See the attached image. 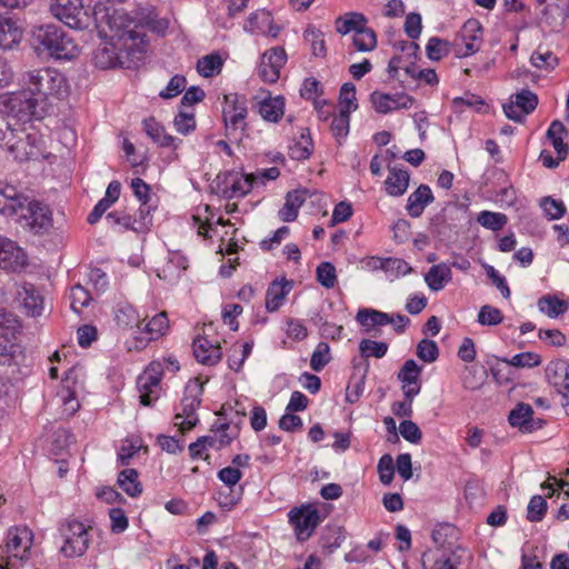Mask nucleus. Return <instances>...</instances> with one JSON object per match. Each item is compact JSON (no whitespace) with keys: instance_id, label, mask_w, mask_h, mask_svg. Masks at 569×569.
<instances>
[{"instance_id":"obj_56","label":"nucleus","mask_w":569,"mask_h":569,"mask_svg":"<svg viewBox=\"0 0 569 569\" xmlns=\"http://www.w3.org/2000/svg\"><path fill=\"white\" fill-rule=\"evenodd\" d=\"M20 352V346L13 343L7 336H0V366H10Z\"/></svg>"},{"instance_id":"obj_1","label":"nucleus","mask_w":569,"mask_h":569,"mask_svg":"<svg viewBox=\"0 0 569 569\" xmlns=\"http://www.w3.org/2000/svg\"><path fill=\"white\" fill-rule=\"evenodd\" d=\"M102 18L107 19L110 41L101 43L93 52L94 66L103 70L137 66L148 48L143 27L123 11H113Z\"/></svg>"},{"instance_id":"obj_38","label":"nucleus","mask_w":569,"mask_h":569,"mask_svg":"<svg viewBox=\"0 0 569 569\" xmlns=\"http://www.w3.org/2000/svg\"><path fill=\"white\" fill-rule=\"evenodd\" d=\"M368 20L365 14L360 12H348L345 16H340L336 19V30L340 34H348L349 32H357V29H361L367 24Z\"/></svg>"},{"instance_id":"obj_2","label":"nucleus","mask_w":569,"mask_h":569,"mask_svg":"<svg viewBox=\"0 0 569 569\" xmlns=\"http://www.w3.org/2000/svg\"><path fill=\"white\" fill-rule=\"evenodd\" d=\"M40 104L39 98L26 89L0 96V111L6 116L0 120V126L10 129L11 136H14L17 128H33L31 122L43 117Z\"/></svg>"},{"instance_id":"obj_22","label":"nucleus","mask_w":569,"mask_h":569,"mask_svg":"<svg viewBox=\"0 0 569 569\" xmlns=\"http://www.w3.org/2000/svg\"><path fill=\"white\" fill-rule=\"evenodd\" d=\"M17 295L27 315L32 317L41 315L43 309V297L37 291L32 283H22L18 289Z\"/></svg>"},{"instance_id":"obj_52","label":"nucleus","mask_w":569,"mask_h":569,"mask_svg":"<svg viewBox=\"0 0 569 569\" xmlns=\"http://www.w3.org/2000/svg\"><path fill=\"white\" fill-rule=\"evenodd\" d=\"M317 280L327 289L336 286L337 273L336 268L331 262H321L316 269Z\"/></svg>"},{"instance_id":"obj_43","label":"nucleus","mask_w":569,"mask_h":569,"mask_svg":"<svg viewBox=\"0 0 569 569\" xmlns=\"http://www.w3.org/2000/svg\"><path fill=\"white\" fill-rule=\"evenodd\" d=\"M222 66V58L218 53H211L198 60L197 70L202 77L210 78L218 74L221 71Z\"/></svg>"},{"instance_id":"obj_29","label":"nucleus","mask_w":569,"mask_h":569,"mask_svg":"<svg viewBox=\"0 0 569 569\" xmlns=\"http://www.w3.org/2000/svg\"><path fill=\"white\" fill-rule=\"evenodd\" d=\"M356 320L365 328L366 333H371L376 327L393 323V316L375 309H360Z\"/></svg>"},{"instance_id":"obj_17","label":"nucleus","mask_w":569,"mask_h":569,"mask_svg":"<svg viewBox=\"0 0 569 569\" xmlns=\"http://www.w3.org/2000/svg\"><path fill=\"white\" fill-rule=\"evenodd\" d=\"M370 101L377 112L386 114L393 110L411 108L415 98L403 92L390 94L373 91Z\"/></svg>"},{"instance_id":"obj_59","label":"nucleus","mask_w":569,"mask_h":569,"mask_svg":"<svg viewBox=\"0 0 569 569\" xmlns=\"http://www.w3.org/2000/svg\"><path fill=\"white\" fill-rule=\"evenodd\" d=\"M507 365L517 368H532L541 363V357L535 352H521L515 355L510 360H503Z\"/></svg>"},{"instance_id":"obj_40","label":"nucleus","mask_w":569,"mask_h":569,"mask_svg":"<svg viewBox=\"0 0 569 569\" xmlns=\"http://www.w3.org/2000/svg\"><path fill=\"white\" fill-rule=\"evenodd\" d=\"M312 150L313 142L310 136V130L308 128H302L299 141H296L295 144L290 147L289 154L295 160H306L311 156Z\"/></svg>"},{"instance_id":"obj_62","label":"nucleus","mask_w":569,"mask_h":569,"mask_svg":"<svg viewBox=\"0 0 569 569\" xmlns=\"http://www.w3.org/2000/svg\"><path fill=\"white\" fill-rule=\"evenodd\" d=\"M377 469L379 472L380 481L386 486L390 485L395 476L392 457L388 453L383 455L378 461Z\"/></svg>"},{"instance_id":"obj_57","label":"nucleus","mask_w":569,"mask_h":569,"mask_svg":"<svg viewBox=\"0 0 569 569\" xmlns=\"http://www.w3.org/2000/svg\"><path fill=\"white\" fill-rule=\"evenodd\" d=\"M173 124L176 130L181 134H188L196 129V118L193 111L181 109L174 117Z\"/></svg>"},{"instance_id":"obj_44","label":"nucleus","mask_w":569,"mask_h":569,"mask_svg":"<svg viewBox=\"0 0 569 569\" xmlns=\"http://www.w3.org/2000/svg\"><path fill=\"white\" fill-rule=\"evenodd\" d=\"M477 222L492 231L501 230L508 222L505 213L483 210L477 217Z\"/></svg>"},{"instance_id":"obj_47","label":"nucleus","mask_w":569,"mask_h":569,"mask_svg":"<svg viewBox=\"0 0 569 569\" xmlns=\"http://www.w3.org/2000/svg\"><path fill=\"white\" fill-rule=\"evenodd\" d=\"M69 299L71 309L79 315L90 303L91 296L84 287L76 284L70 289Z\"/></svg>"},{"instance_id":"obj_9","label":"nucleus","mask_w":569,"mask_h":569,"mask_svg":"<svg viewBox=\"0 0 569 569\" xmlns=\"http://www.w3.org/2000/svg\"><path fill=\"white\" fill-rule=\"evenodd\" d=\"M23 227L36 234L44 233L52 227V213L49 207L38 200L29 199L16 214Z\"/></svg>"},{"instance_id":"obj_18","label":"nucleus","mask_w":569,"mask_h":569,"mask_svg":"<svg viewBox=\"0 0 569 569\" xmlns=\"http://www.w3.org/2000/svg\"><path fill=\"white\" fill-rule=\"evenodd\" d=\"M27 264V254L13 241L0 237V269L19 271Z\"/></svg>"},{"instance_id":"obj_27","label":"nucleus","mask_w":569,"mask_h":569,"mask_svg":"<svg viewBox=\"0 0 569 569\" xmlns=\"http://www.w3.org/2000/svg\"><path fill=\"white\" fill-rule=\"evenodd\" d=\"M546 378L558 389L569 390V362L565 359L550 361L546 367Z\"/></svg>"},{"instance_id":"obj_26","label":"nucleus","mask_w":569,"mask_h":569,"mask_svg":"<svg viewBox=\"0 0 569 569\" xmlns=\"http://www.w3.org/2000/svg\"><path fill=\"white\" fill-rule=\"evenodd\" d=\"M545 4L542 20L552 28H561L569 18V0L548 1Z\"/></svg>"},{"instance_id":"obj_12","label":"nucleus","mask_w":569,"mask_h":569,"mask_svg":"<svg viewBox=\"0 0 569 569\" xmlns=\"http://www.w3.org/2000/svg\"><path fill=\"white\" fill-rule=\"evenodd\" d=\"M163 375V363L151 361L137 378L140 403L151 406L160 395V382Z\"/></svg>"},{"instance_id":"obj_28","label":"nucleus","mask_w":569,"mask_h":569,"mask_svg":"<svg viewBox=\"0 0 569 569\" xmlns=\"http://www.w3.org/2000/svg\"><path fill=\"white\" fill-rule=\"evenodd\" d=\"M292 289V282L286 279L272 281L266 292V309L269 312L277 311L283 303L286 296Z\"/></svg>"},{"instance_id":"obj_48","label":"nucleus","mask_w":569,"mask_h":569,"mask_svg":"<svg viewBox=\"0 0 569 569\" xmlns=\"http://www.w3.org/2000/svg\"><path fill=\"white\" fill-rule=\"evenodd\" d=\"M305 39L311 43L312 54L316 57H325L327 53L323 33L315 27H308L303 33Z\"/></svg>"},{"instance_id":"obj_39","label":"nucleus","mask_w":569,"mask_h":569,"mask_svg":"<svg viewBox=\"0 0 569 569\" xmlns=\"http://www.w3.org/2000/svg\"><path fill=\"white\" fill-rule=\"evenodd\" d=\"M120 488L130 497L136 498L142 493V483L139 481V473L136 469L128 468L118 475Z\"/></svg>"},{"instance_id":"obj_53","label":"nucleus","mask_w":569,"mask_h":569,"mask_svg":"<svg viewBox=\"0 0 569 569\" xmlns=\"http://www.w3.org/2000/svg\"><path fill=\"white\" fill-rule=\"evenodd\" d=\"M547 512V501L542 496H533L527 507V519L530 522L541 521Z\"/></svg>"},{"instance_id":"obj_21","label":"nucleus","mask_w":569,"mask_h":569,"mask_svg":"<svg viewBox=\"0 0 569 569\" xmlns=\"http://www.w3.org/2000/svg\"><path fill=\"white\" fill-rule=\"evenodd\" d=\"M192 350L196 359L204 366H214L222 357L219 345H213L207 338L200 336L194 338Z\"/></svg>"},{"instance_id":"obj_34","label":"nucleus","mask_w":569,"mask_h":569,"mask_svg":"<svg viewBox=\"0 0 569 569\" xmlns=\"http://www.w3.org/2000/svg\"><path fill=\"white\" fill-rule=\"evenodd\" d=\"M258 111L266 121L278 122L283 117L284 99L281 96H268L259 102Z\"/></svg>"},{"instance_id":"obj_19","label":"nucleus","mask_w":569,"mask_h":569,"mask_svg":"<svg viewBox=\"0 0 569 569\" xmlns=\"http://www.w3.org/2000/svg\"><path fill=\"white\" fill-rule=\"evenodd\" d=\"M421 371L422 367L419 366L413 359L406 360L397 379L402 383L401 389L405 398L416 397L421 390Z\"/></svg>"},{"instance_id":"obj_33","label":"nucleus","mask_w":569,"mask_h":569,"mask_svg":"<svg viewBox=\"0 0 569 569\" xmlns=\"http://www.w3.org/2000/svg\"><path fill=\"white\" fill-rule=\"evenodd\" d=\"M244 30L251 33H270L277 37L278 31L272 30V16L269 11L261 9L252 12L244 23Z\"/></svg>"},{"instance_id":"obj_6","label":"nucleus","mask_w":569,"mask_h":569,"mask_svg":"<svg viewBox=\"0 0 569 569\" xmlns=\"http://www.w3.org/2000/svg\"><path fill=\"white\" fill-rule=\"evenodd\" d=\"M33 535L27 527H13L8 530L4 547H0V569H12V560L28 559Z\"/></svg>"},{"instance_id":"obj_25","label":"nucleus","mask_w":569,"mask_h":569,"mask_svg":"<svg viewBox=\"0 0 569 569\" xmlns=\"http://www.w3.org/2000/svg\"><path fill=\"white\" fill-rule=\"evenodd\" d=\"M435 200L429 186L420 184L408 198L406 210L412 218H419L428 204Z\"/></svg>"},{"instance_id":"obj_54","label":"nucleus","mask_w":569,"mask_h":569,"mask_svg":"<svg viewBox=\"0 0 569 569\" xmlns=\"http://www.w3.org/2000/svg\"><path fill=\"white\" fill-rule=\"evenodd\" d=\"M530 61L533 67L543 70H552L558 64V58L550 50L541 51L539 48L531 54Z\"/></svg>"},{"instance_id":"obj_24","label":"nucleus","mask_w":569,"mask_h":569,"mask_svg":"<svg viewBox=\"0 0 569 569\" xmlns=\"http://www.w3.org/2000/svg\"><path fill=\"white\" fill-rule=\"evenodd\" d=\"M169 328L168 315L166 311L157 313L152 319L144 326V332L149 336L148 338H136L134 348L142 349L151 340H156L163 336Z\"/></svg>"},{"instance_id":"obj_32","label":"nucleus","mask_w":569,"mask_h":569,"mask_svg":"<svg viewBox=\"0 0 569 569\" xmlns=\"http://www.w3.org/2000/svg\"><path fill=\"white\" fill-rule=\"evenodd\" d=\"M532 416V407L528 403L520 402L510 411L508 421L512 427H518L525 432H532L536 430Z\"/></svg>"},{"instance_id":"obj_60","label":"nucleus","mask_w":569,"mask_h":569,"mask_svg":"<svg viewBox=\"0 0 569 569\" xmlns=\"http://www.w3.org/2000/svg\"><path fill=\"white\" fill-rule=\"evenodd\" d=\"M503 316L498 308L486 305L478 313V322L482 326H497L502 322Z\"/></svg>"},{"instance_id":"obj_49","label":"nucleus","mask_w":569,"mask_h":569,"mask_svg":"<svg viewBox=\"0 0 569 569\" xmlns=\"http://www.w3.org/2000/svg\"><path fill=\"white\" fill-rule=\"evenodd\" d=\"M359 350L362 357L382 358L388 351V345L383 341L363 339L360 341Z\"/></svg>"},{"instance_id":"obj_36","label":"nucleus","mask_w":569,"mask_h":569,"mask_svg":"<svg viewBox=\"0 0 569 569\" xmlns=\"http://www.w3.org/2000/svg\"><path fill=\"white\" fill-rule=\"evenodd\" d=\"M143 130L147 136L160 147L177 148L176 138L166 133L164 128L154 118L143 120Z\"/></svg>"},{"instance_id":"obj_58","label":"nucleus","mask_w":569,"mask_h":569,"mask_svg":"<svg viewBox=\"0 0 569 569\" xmlns=\"http://www.w3.org/2000/svg\"><path fill=\"white\" fill-rule=\"evenodd\" d=\"M540 207L550 220H558L566 213L565 203L549 196L541 199Z\"/></svg>"},{"instance_id":"obj_35","label":"nucleus","mask_w":569,"mask_h":569,"mask_svg":"<svg viewBox=\"0 0 569 569\" xmlns=\"http://www.w3.org/2000/svg\"><path fill=\"white\" fill-rule=\"evenodd\" d=\"M22 31L17 23L4 16L0 14V48L11 49L21 40Z\"/></svg>"},{"instance_id":"obj_14","label":"nucleus","mask_w":569,"mask_h":569,"mask_svg":"<svg viewBox=\"0 0 569 569\" xmlns=\"http://www.w3.org/2000/svg\"><path fill=\"white\" fill-rule=\"evenodd\" d=\"M289 521L293 527L297 539L306 541L321 522V517L317 508L307 505L292 509L289 512Z\"/></svg>"},{"instance_id":"obj_46","label":"nucleus","mask_w":569,"mask_h":569,"mask_svg":"<svg viewBox=\"0 0 569 569\" xmlns=\"http://www.w3.org/2000/svg\"><path fill=\"white\" fill-rule=\"evenodd\" d=\"M426 53L430 60L439 61L450 53V43L438 37H432L426 46Z\"/></svg>"},{"instance_id":"obj_50","label":"nucleus","mask_w":569,"mask_h":569,"mask_svg":"<svg viewBox=\"0 0 569 569\" xmlns=\"http://www.w3.org/2000/svg\"><path fill=\"white\" fill-rule=\"evenodd\" d=\"M349 127H350V113L343 112L339 110L338 114L333 116L330 129L333 134V137L338 140V142L341 141V139H345L349 133Z\"/></svg>"},{"instance_id":"obj_31","label":"nucleus","mask_w":569,"mask_h":569,"mask_svg":"<svg viewBox=\"0 0 569 569\" xmlns=\"http://www.w3.org/2000/svg\"><path fill=\"white\" fill-rule=\"evenodd\" d=\"M452 280V272L449 264L441 262L430 267L425 274V282L431 291L442 290Z\"/></svg>"},{"instance_id":"obj_16","label":"nucleus","mask_w":569,"mask_h":569,"mask_svg":"<svg viewBox=\"0 0 569 569\" xmlns=\"http://www.w3.org/2000/svg\"><path fill=\"white\" fill-rule=\"evenodd\" d=\"M537 106V94L523 89L510 97V102L503 104V112L508 119L521 122L523 117L531 113Z\"/></svg>"},{"instance_id":"obj_64","label":"nucleus","mask_w":569,"mask_h":569,"mask_svg":"<svg viewBox=\"0 0 569 569\" xmlns=\"http://www.w3.org/2000/svg\"><path fill=\"white\" fill-rule=\"evenodd\" d=\"M400 435L411 443H419L422 439V432L418 425L412 420H403L399 425Z\"/></svg>"},{"instance_id":"obj_20","label":"nucleus","mask_w":569,"mask_h":569,"mask_svg":"<svg viewBox=\"0 0 569 569\" xmlns=\"http://www.w3.org/2000/svg\"><path fill=\"white\" fill-rule=\"evenodd\" d=\"M27 200L28 197L20 193L14 186L0 181V214L7 217L18 214Z\"/></svg>"},{"instance_id":"obj_55","label":"nucleus","mask_w":569,"mask_h":569,"mask_svg":"<svg viewBox=\"0 0 569 569\" xmlns=\"http://www.w3.org/2000/svg\"><path fill=\"white\" fill-rule=\"evenodd\" d=\"M366 383V375H352L346 389V401L349 403L357 402L363 393Z\"/></svg>"},{"instance_id":"obj_8","label":"nucleus","mask_w":569,"mask_h":569,"mask_svg":"<svg viewBox=\"0 0 569 569\" xmlns=\"http://www.w3.org/2000/svg\"><path fill=\"white\" fill-rule=\"evenodd\" d=\"M466 219V210L456 203L446 206L430 222V230L440 241H451L461 230V221Z\"/></svg>"},{"instance_id":"obj_30","label":"nucleus","mask_w":569,"mask_h":569,"mask_svg":"<svg viewBox=\"0 0 569 569\" xmlns=\"http://www.w3.org/2000/svg\"><path fill=\"white\" fill-rule=\"evenodd\" d=\"M389 174L385 181V188L389 196L400 197L402 196L409 186L410 176L405 169L395 167H388Z\"/></svg>"},{"instance_id":"obj_42","label":"nucleus","mask_w":569,"mask_h":569,"mask_svg":"<svg viewBox=\"0 0 569 569\" xmlns=\"http://www.w3.org/2000/svg\"><path fill=\"white\" fill-rule=\"evenodd\" d=\"M352 43L358 51H372L377 47L376 32L366 24L361 29H357V32L352 37Z\"/></svg>"},{"instance_id":"obj_41","label":"nucleus","mask_w":569,"mask_h":569,"mask_svg":"<svg viewBox=\"0 0 569 569\" xmlns=\"http://www.w3.org/2000/svg\"><path fill=\"white\" fill-rule=\"evenodd\" d=\"M538 306L541 312L546 313L549 318H558L562 316L569 308L566 300L559 299L556 296H543L539 299Z\"/></svg>"},{"instance_id":"obj_37","label":"nucleus","mask_w":569,"mask_h":569,"mask_svg":"<svg viewBox=\"0 0 569 569\" xmlns=\"http://www.w3.org/2000/svg\"><path fill=\"white\" fill-rule=\"evenodd\" d=\"M114 321L123 330L139 327L140 316L130 303H118L114 310Z\"/></svg>"},{"instance_id":"obj_5","label":"nucleus","mask_w":569,"mask_h":569,"mask_svg":"<svg viewBox=\"0 0 569 569\" xmlns=\"http://www.w3.org/2000/svg\"><path fill=\"white\" fill-rule=\"evenodd\" d=\"M23 83L28 91L39 98L42 104L49 97L62 98L68 93V83L64 76L53 68H40L28 71L23 76Z\"/></svg>"},{"instance_id":"obj_61","label":"nucleus","mask_w":569,"mask_h":569,"mask_svg":"<svg viewBox=\"0 0 569 569\" xmlns=\"http://www.w3.org/2000/svg\"><path fill=\"white\" fill-rule=\"evenodd\" d=\"M187 86V79L184 76L176 74L168 82L167 87L159 92L162 99H171L179 96Z\"/></svg>"},{"instance_id":"obj_63","label":"nucleus","mask_w":569,"mask_h":569,"mask_svg":"<svg viewBox=\"0 0 569 569\" xmlns=\"http://www.w3.org/2000/svg\"><path fill=\"white\" fill-rule=\"evenodd\" d=\"M417 356L425 362H433L439 356V349L435 341L422 339L417 346Z\"/></svg>"},{"instance_id":"obj_15","label":"nucleus","mask_w":569,"mask_h":569,"mask_svg":"<svg viewBox=\"0 0 569 569\" xmlns=\"http://www.w3.org/2000/svg\"><path fill=\"white\" fill-rule=\"evenodd\" d=\"M482 33L483 29L478 20L466 21L453 42L457 54L468 57L478 52L482 42Z\"/></svg>"},{"instance_id":"obj_10","label":"nucleus","mask_w":569,"mask_h":569,"mask_svg":"<svg viewBox=\"0 0 569 569\" xmlns=\"http://www.w3.org/2000/svg\"><path fill=\"white\" fill-rule=\"evenodd\" d=\"M202 392L203 386L198 379L190 380L187 383L181 400V412H178L174 417L176 425L180 426L182 430H190L197 425L196 410L201 403Z\"/></svg>"},{"instance_id":"obj_23","label":"nucleus","mask_w":569,"mask_h":569,"mask_svg":"<svg viewBox=\"0 0 569 569\" xmlns=\"http://www.w3.org/2000/svg\"><path fill=\"white\" fill-rule=\"evenodd\" d=\"M309 197L307 189H296L286 194L283 207L279 210V218L284 222L295 221L298 217L300 207L306 202Z\"/></svg>"},{"instance_id":"obj_51","label":"nucleus","mask_w":569,"mask_h":569,"mask_svg":"<svg viewBox=\"0 0 569 569\" xmlns=\"http://www.w3.org/2000/svg\"><path fill=\"white\" fill-rule=\"evenodd\" d=\"M330 347L327 342H319L311 355L310 367L315 371H321L330 361Z\"/></svg>"},{"instance_id":"obj_13","label":"nucleus","mask_w":569,"mask_h":569,"mask_svg":"<svg viewBox=\"0 0 569 569\" xmlns=\"http://www.w3.org/2000/svg\"><path fill=\"white\" fill-rule=\"evenodd\" d=\"M254 180L252 174L229 171L217 177V191L226 199L241 198L251 191Z\"/></svg>"},{"instance_id":"obj_11","label":"nucleus","mask_w":569,"mask_h":569,"mask_svg":"<svg viewBox=\"0 0 569 569\" xmlns=\"http://www.w3.org/2000/svg\"><path fill=\"white\" fill-rule=\"evenodd\" d=\"M60 533L63 537L61 552L66 557H80L89 547V535L84 525L78 520H67L60 527Z\"/></svg>"},{"instance_id":"obj_4","label":"nucleus","mask_w":569,"mask_h":569,"mask_svg":"<svg viewBox=\"0 0 569 569\" xmlns=\"http://www.w3.org/2000/svg\"><path fill=\"white\" fill-rule=\"evenodd\" d=\"M51 13L58 20L63 22L71 29L83 30L90 27L100 29V18L106 12L104 7H94L91 11L90 8H86L82 0H54L51 4Z\"/></svg>"},{"instance_id":"obj_7","label":"nucleus","mask_w":569,"mask_h":569,"mask_svg":"<svg viewBox=\"0 0 569 569\" xmlns=\"http://www.w3.org/2000/svg\"><path fill=\"white\" fill-rule=\"evenodd\" d=\"M223 102L222 119L226 137L228 139H240L247 128V99L238 93H228L224 94Z\"/></svg>"},{"instance_id":"obj_45","label":"nucleus","mask_w":569,"mask_h":569,"mask_svg":"<svg viewBox=\"0 0 569 569\" xmlns=\"http://www.w3.org/2000/svg\"><path fill=\"white\" fill-rule=\"evenodd\" d=\"M339 106L340 111L351 113L358 109L357 98H356V87L351 82H346L340 88L339 93Z\"/></svg>"},{"instance_id":"obj_3","label":"nucleus","mask_w":569,"mask_h":569,"mask_svg":"<svg viewBox=\"0 0 569 569\" xmlns=\"http://www.w3.org/2000/svg\"><path fill=\"white\" fill-rule=\"evenodd\" d=\"M30 43L38 56L56 60H72L80 53L78 44L69 33L54 23L33 27Z\"/></svg>"}]
</instances>
